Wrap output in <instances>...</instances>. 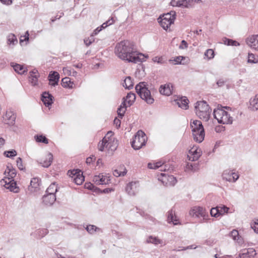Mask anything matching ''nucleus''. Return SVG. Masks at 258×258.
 I'll list each match as a JSON object with an SVG mask.
<instances>
[{"label":"nucleus","instance_id":"nucleus-46","mask_svg":"<svg viewBox=\"0 0 258 258\" xmlns=\"http://www.w3.org/2000/svg\"><path fill=\"white\" fill-rule=\"evenodd\" d=\"M155 164L156 169L161 167V171H166L169 170V168H167V166L166 165H165L164 166H162L163 163L162 161L157 162Z\"/></svg>","mask_w":258,"mask_h":258},{"label":"nucleus","instance_id":"nucleus-52","mask_svg":"<svg viewBox=\"0 0 258 258\" xmlns=\"http://www.w3.org/2000/svg\"><path fill=\"white\" fill-rule=\"evenodd\" d=\"M16 162H17V165L18 167L19 168V169L21 170H23L24 169V168L23 165V162H22V158L20 157L18 158L17 159Z\"/></svg>","mask_w":258,"mask_h":258},{"label":"nucleus","instance_id":"nucleus-62","mask_svg":"<svg viewBox=\"0 0 258 258\" xmlns=\"http://www.w3.org/2000/svg\"><path fill=\"white\" fill-rule=\"evenodd\" d=\"M102 193H104V194H107V193H109L110 192H111V191L113 190V189L112 188H105L103 190H99Z\"/></svg>","mask_w":258,"mask_h":258},{"label":"nucleus","instance_id":"nucleus-64","mask_svg":"<svg viewBox=\"0 0 258 258\" xmlns=\"http://www.w3.org/2000/svg\"><path fill=\"white\" fill-rule=\"evenodd\" d=\"M114 122L117 126H120V120L119 119H117V118H115L114 120Z\"/></svg>","mask_w":258,"mask_h":258},{"label":"nucleus","instance_id":"nucleus-45","mask_svg":"<svg viewBox=\"0 0 258 258\" xmlns=\"http://www.w3.org/2000/svg\"><path fill=\"white\" fill-rule=\"evenodd\" d=\"M183 58L184 57L182 56H178L174 59H170L169 62L175 64H181V61Z\"/></svg>","mask_w":258,"mask_h":258},{"label":"nucleus","instance_id":"nucleus-33","mask_svg":"<svg viewBox=\"0 0 258 258\" xmlns=\"http://www.w3.org/2000/svg\"><path fill=\"white\" fill-rule=\"evenodd\" d=\"M61 85L64 88H72L73 83L71 82L69 77H65L61 80Z\"/></svg>","mask_w":258,"mask_h":258},{"label":"nucleus","instance_id":"nucleus-51","mask_svg":"<svg viewBox=\"0 0 258 258\" xmlns=\"http://www.w3.org/2000/svg\"><path fill=\"white\" fill-rule=\"evenodd\" d=\"M230 236L234 240L238 239L239 233L236 230H233L230 233Z\"/></svg>","mask_w":258,"mask_h":258},{"label":"nucleus","instance_id":"nucleus-2","mask_svg":"<svg viewBox=\"0 0 258 258\" xmlns=\"http://www.w3.org/2000/svg\"><path fill=\"white\" fill-rule=\"evenodd\" d=\"M7 174L8 176L5 177L0 181V184L9 189L10 191L14 193L19 192V188L17 185L16 181L14 179L17 175L16 170L12 166H7V169L4 172V174Z\"/></svg>","mask_w":258,"mask_h":258},{"label":"nucleus","instance_id":"nucleus-12","mask_svg":"<svg viewBox=\"0 0 258 258\" xmlns=\"http://www.w3.org/2000/svg\"><path fill=\"white\" fill-rule=\"evenodd\" d=\"M228 210L229 208L226 206L223 205L217 206L215 208H212L211 209L210 214L212 217H218L219 216L227 213Z\"/></svg>","mask_w":258,"mask_h":258},{"label":"nucleus","instance_id":"nucleus-50","mask_svg":"<svg viewBox=\"0 0 258 258\" xmlns=\"http://www.w3.org/2000/svg\"><path fill=\"white\" fill-rule=\"evenodd\" d=\"M180 7L187 8L191 5L190 0H180Z\"/></svg>","mask_w":258,"mask_h":258},{"label":"nucleus","instance_id":"nucleus-20","mask_svg":"<svg viewBox=\"0 0 258 258\" xmlns=\"http://www.w3.org/2000/svg\"><path fill=\"white\" fill-rule=\"evenodd\" d=\"M172 85L170 83L161 85L159 88V92L161 94L169 96L172 94Z\"/></svg>","mask_w":258,"mask_h":258},{"label":"nucleus","instance_id":"nucleus-14","mask_svg":"<svg viewBox=\"0 0 258 258\" xmlns=\"http://www.w3.org/2000/svg\"><path fill=\"white\" fill-rule=\"evenodd\" d=\"M139 186V181H132L127 184L125 189L128 195L134 196L136 192L138 191Z\"/></svg>","mask_w":258,"mask_h":258},{"label":"nucleus","instance_id":"nucleus-11","mask_svg":"<svg viewBox=\"0 0 258 258\" xmlns=\"http://www.w3.org/2000/svg\"><path fill=\"white\" fill-rule=\"evenodd\" d=\"M68 174L73 178L74 182L77 185L82 184L85 180L83 173L80 170L74 169L69 171Z\"/></svg>","mask_w":258,"mask_h":258},{"label":"nucleus","instance_id":"nucleus-13","mask_svg":"<svg viewBox=\"0 0 258 258\" xmlns=\"http://www.w3.org/2000/svg\"><path fill=\"white\" fill-rule=\"evenodd\" d=\"M189 153L190 155V156L189 155L188 156L189 157V160L191 161H197L202 155V152L201 149L197 147L194 146L189 150Z\"/></svg>","mask_w":258,"mask_h":258},{"label":"nucleus","instance_id":"nucleus-55","mask_svg":"<svg viewBox=\"0 0 258 258\" xmlns=\"http://www.w3.org/2000/svg\"><path fill=\"white\" fill-rule=\"evenodd\" d=\"M100 184H106L108 182V178L103 176L102 174H101V178H100Z\"/></svg>","mask_w":258,"mask_h":258},{"label":"nucleus","instance_id":"nucleus-5","mask_svg":"<svg viewBox=\"0 0 258 258\" xmlns=\"http://www.w3.org/2000/svg\"><path fill=\"white\" fill-rule=\"evenodd\" d=\"M147 86V83L145 82H140L136 86L135 89L141 99L146 101L147 103L152 104L154 102V99L152 96Z\"/></svg>","mask_w":258,"mask_h":258},{"label":"nucleus","instance_id":"nucleus-36","mask_svg":"<svg viewBox=\"0 0 258 258\" xmlns=\"http://www.w3.org/2000/svg\"><path fill=\"white\" fill-rule=\"evenodd\" d=\"M57 191V186L55 183H51L46 190L48 194H54Z\"/></svg>","mask_w":258,"mask_h":258},{"label":"nucleus","instance_id":"nucleus-34","mask_svg":"<svg viewBox=\"0 0 258 258\" xmlns=\"http://www.w3.org/2000/svg\"><path fill=\"white\" fill-rule=\"evenodd\" d=\"M123 86L125 88L128 90L132 89L133 87V83L132 80V78L131 77H127L124 80V83H123Z\"/></svg>","mask_w":258,"mask_h":258},{"label":"nucleus","instance_id":"nucleus-31","mask_svg":"<svg viewBox=\"0 0 258 258\" xmlns=\"http://www.w3.org/2000/svg\"><path fill=\"white\" fill-rule=\"evenodd\" d=\"M249 102L250 108L253 110H257L258 109V94L254 98H251Z\"/></svg>","mask_w":258,"mask_h":258},{"label":"nucleus","instance_id":"nucleus-43","mask_svg":"<svg viewBox=\"0 0 258 258\" xmlns=\"http://www.w3.org/2000/svg\"><path fill=\"white\" fill-rule=\"evenodd\" d=\"M48 232L47 229H38L36 231V234L38 235V238H41L46 235Z\"/></svg>","mask_w":258,"mask_h":258},{"label":"nucleus","instance_id":"nucleus-28","mask_svg":"<svg viewBox=\"0 0 258 258\" xmlns=\"http://www.w3.org/2000/svg\"><path fill=\"white\" fill-rule=\"evenodd\" d=\"M30 81L33 86L37 85L38 83V75L37 71L34 70L30 72Z\"/></svg>","mask_w":258,"mask_h":258},{"label":"nucleus","instance_id":"nucleus-10","mask_svg":"<svg viewBox=\"0 0 258 258\" xmlns=\"http://www.w3.org/2000/svg\"><path fill=\"white\" fill-rule=\"evenodd\" d=\"M158 180L166 186H174L177 182L176 178L173 175H168L163 173L159 176Z\"/></svg>","mask_w":258,"mask_h":258},{"label":"nucleus","instance_id":"nucleus-59","mask_svg":"<svg viewBox=\"0 0 258 258\" xmlns=\"http://www.w3.org/2000/svg\"><path fill=\"white\" fill-rule=\"evenodd\" d=\"M232 176V178H231V182H235L239 178V175L235 173V172H233V174Z\"/></svg>","mask_w":258,"mask_h":258},{"label":"nucleus","instance_id":"nucleus-26","mask_svg":"<svg viewBox=\"0 0 258 258\" xmlns=\"http://www.w3.org/2000/svg\"><path fill=\"white\" fill-rule=\"evenodd\" d=\"M123 99L125 103L127 102L128 106H131L136 100V95L134 93L130 92L127 94L126 98H123Z\"/></svg>","mask_w":258,"mask_h":258},{"label":"nucleus","instance_id":"nucleus-49","mask_svg":"<svg viewBox=\"0 0 258 258\" xmlns=\"http://www.w3.org/2000/svg\"><path fill=\"white\" fill-rule=\"evenodd\" d=\"M85 187L86 188H87V189H89L90 190H93L94 191L100 190L99 188L95 187L93 184H92L90 182L85 183Z\"/></svg>","mask_w":258,"mask_h":258},{"label":"nucleus","instance_id":"nucleus-29","mask_svg":"<svg viewBox=\"0 0 258 258\" xmlns=\"http://www.w3.org/2000/svg\"><path fill=\"white\" fill-rule=\"evenodd\" d=\"M126 105L125 101H123L121 105L117 108V114L120 118H122L126 109Z\"/></svg>","mask_w":258,"mask_h":258},{"label":"nucleus","instance_id":"nucleus-6","mask_svg":"<svg viewBox=\"0 0 258 258\" xmlns=\"http://www.w3.org/2000/svg\"><path fill=\"white\" fill-rule=\"evenodd\" d=\"M112 132H109L107 135L102 139L101 142L98 143V149L100 151H103L104 148H107L109 150L114 151L116 149L117 147V141H114V138L112 137H108L107 139L106 136L111 134L112 135Z\"/></svg>","mask_w":258,"mask_h":258},{"label":"nucleus","instance_id":"nucleus-16","mask_svg":"<svg viewBox=\"0 0 258 258\" xmlns=\"http://www.w3.org/2000/svg\"><path fill=\"white\" fill-rule=\"evenodd\" d=\"M256 254L255 250L252 248L243 249L237 258H253Z\"/></svg>","mask_w":258,"mask_h":258},{"label":"nucleus","instance_id":"nucleus-19","mask_svg":"<svg viewBox=\"0 0 258 258\" xmlns=\"http://www.w3.org/2000/svg\"><path fill=\"white\" fill-rule=\"evenodd\" d=\"M49 84L52 86H55L58 84L59 79V74L55 71L51 72L48 76Z\"/></svg>","mask_w":258,"mask_h":258},{"label":"nucleus","instance_id":"nucleus-18","mask_svg":"<svg viewBox=\"0 0 258 258\" xmlns=\"http://www.w3.org/2000/svg\"><path fill=\"white\" fill-rule=\"evenodd\" d=\"M194 140L198 143H201L205 138V131L204 127L200 130L192 132Z\"/></svg>","mask_w":258,"mask_h":258},{"label":"nucleus","instance_id":"nucleus-3","mask_svg":"<svg viewBox=\"0 0 258 258\" xmlns=\"http://www.w3.org/2000/svg\"><path fill=\"white\" fill-rule=\"evenodd\" d=\"M224 108L228 109L230 107L228 106L223 107L221 105L218 104L213 111L214 118L217 120L219 123L232 124L233 122L232 117Z\"/></svg>","mask_w":258,"mask_h":258},{"label":"nucleus","instance_id":"nucleus-58","mask_svg":"<svg viewBox=\"0 0 258 258\" xmlns=\"http://www.w3.org/2000/svg\"><path fill=\"white\" fill-rule=\"evenodd\" d=\"M180 0H178V1H176V0H172L170 4H171V5L173 7H180Z\"/></svg>","mask_w":258,"mask_h":258},{"label":"nucleus","instance_id":"nucleus-41","mask_svg":"<svg viewBox=\"0 0 258 258\" xmlns=\"http://www.w3.org/2000/svg\"><path fill=\"white\" fill-rule=\"evenodd\" d=\"M147 243H152L155 244L161 243V240L156 237L150 236L147 239Z\"/></svg>","mask_w":258,"mask_h":258},{"label":"nucleus","instance_id":"nucleus-25","mask_svg":"<svg viewBox=\"0 0 258 258\" xmlns=\"http://www.w3.org/2000/svg\"><path fill=\"white\" fill-rule=\"evenodd\" d=\"M176 103L179 107L183 109H187L188 108V100L185 96L177 100Z\"/></svg>","mask_w":258,"mask_h":258},{"label":"nucleus","instance_id":"nucleus-30","mask_svg":"<svg viewBox=\"0 0 258 258\" xmlns=\"http://www.w3.org/2000/svg\"><path fill=\"white\" fill-rule=\"evenodd\" d=\"M190 126L192 132H194V130H200L202 129V127H204L202 122L198 120H194L193 122L191 123Z\"/></svg>","mask_w":258,"mask_h":258},{"label":"nucleus","instance_id":"nucleus-27","mask_svg":"<svg viewBox=\"0 0 258 258\" xmlns=\"http://www.w3.org/2000/svg\"><path fill=\"white\" fill-rule=\"evenodd\" d=\"M11 65L15 71L19 74H24L26 72V69L22 65L14 62H12Z\"/></svg>","mask_w":258,"mask_h":258},{"label":"nucleus","instance_id":"nucleus-24","mask_svg":"<svg viewBox=\"0 0 258 258\" xmlns=\"http://www.w3.org/2000/svg\"><path fill=\"white\" fill-rule=\"evenodd\" d=\"M53 160V155L51 153H48L45 158L40 160V164L44 167H48L51 164Z\"/></svg>","mask_w":258,"mask_h":258},{"label":"nucleus","instance_id":"nucleus-56","mask_svg":"<svg viewBox=\"0 0 258 258\" xmlns=\"http://www.w3.org/2000/svg\"><path fill=\"white\" fill-rule=\"evenodd\" d=\"M101 174L93 177V180L96 184H100Z\"/></svg>","mask_w":258,"mask_h":258},{"label":"nucleus","instance_id":"nucleus-57","mask_svg":"<svg viewBox=\"0 0 258 258\" xmlns=\"http://www.w3.org/2000/svg\"><path fill=\"white\" fill-rule=\"evenodd\" d=\"M187 47H188L187 43L186 42V41H185L184 40H183L181 41V44L179 45V48L180 49H183L187 48Z\"/></svg>","mask_w":258,"mask_h":258},{"label":"nucleus","instance_id":"nucleus-35","mask_svg":"<svg viewBox=\"0 0 258 258\" xmlns=\"http://www.w3.org/2000/svg\"><path fill=\"white\" fill-rule=\"evenodd\" d=\"M6 117L8 118L9 121L7 123L10 125H13L16 120V116L12 112H7Z\"/></svg>","mask_w":258,"mask_h":258},{"label":"nucleus","instance_id":"nucleus-42","mask_svg":"<svg viewBox=\"0 0 258 258\" xmlns=\"http://www.w3.org/2000/svg\"><path fill=\"white\" fill-rule=\"evenodd\" d=\"M4 155L7 157L12 158L17 155V152L15 150L12 149L9 151H5Z\"/></svg>","mask_w":258,"mask_h":258},{"label":"nucleus","instance_id":"nucleus-23","mask_svg":"<svg viewBox=\"0 0 258 258\" xmlns=\"http://www.w3.org/2000/svg\"><path fill=\"white\" fill-rule=\"evenodd\" d=\"M43 203L46 205H52L56 201V196L54 194H46L42 198Z\"/></svg>","mask_w":258,"mask_h":258},{"label":"nucleus","instance_id":"nucleus-17","mask_svg":"<svg viewBox=\"0 0 258 258\" xmlns=\"http://www.w3.org/2000/svg\"><path fill=\"white\" fill-rule=\"evenodd\" d=\"M40 179L37 177L33 178L30 181V185L28 186V190L31 192L37 191L39 189Z\"/></svg>","mask_w":258,"mask_h":258},{"label":"nucleus","instance_id":"nucleus-44","mask_svg":"<svg viewBox=\"0 0 258 258\" xmlns=\"http://www.w3.org/2000/svg\"><path fill=\"white\" fill-rule=\"evenodd\" d=\"M247 62L248 63H255L258 62V57L255 58L252 53H248Z\"/></svg>","mask_w":258,"mask_h":258},{"label":"nucleus","instance_id":"nucleus-4","mask_svg":"<svg viewBox=\"0 0 258 258\" xmlns=\"http://www.w3.org/2000/svg\"><path fill=\"white\" fill-rule=\"evenodd\" d=\"M195 109L197 115L200 119L205 121L209 120L212 109L205 101L197 102Z\"/></svg>","mask_w":258,"mask_h":258},{"label":"nucleus","instance_id":"nucleus-38","mask_svg":"<svg viewBox=\"0 0 258 258\" xmlns=\"http://www.w3.org/2000/svg\"><path fill=\"white\" fill-rule=\"evenodd\" d=\"M223 43L224 44L228 46H239L240 45L239 43L236 40L226 38L223 39Z\"/></svg>","mask_w":258,"mask_h":258},{"label":"nucleus","instance_id":"nucleus-22","mask_svg":"<svg viewBox=\"0 0 258 258\" xmlns=\"http://www.w3.org/2000/svg\"><path fill=\"white\" fill-rule=\"evenodd\" d=\"M167 221L169 223H172L174 225L179 224V219L175 214V212L171 209L168 212Z\"/></svg>","mask_w":258,"mask_h":258},{"label":"nucleus","instance_id":"nucleus-47","mask_svg":"<svg viewBox=\"0 0 258 258\" xmlns=\"http://www.w3.org/2000/svg\"><path fill=\"white\" fill-rule=\"evenodd\" d=\"M97 229L98 228L96 226L93 225H88L86 228V230L90 234L94 233Z\"/></svg>","mask_w":258,"mask_h":258},{"label":"nucleus","instance_id":"nucleus-54","mask_svg":"<svg viewBox=\"0 0 258 258\" xmlns=\"http://www.w3.org/2000/svg\"><path fill=\"white\" fill-rule=\"evenodd\" d=\"M226 82V80H224V79L221 78V79H219L217 81L216 84L219 87H221L224 85V84Z\"/></svg>","mask_w":258,"mask_h":258},{"label":"nucleus","instance_id":"nucleus-60","mask_svg":"<svg viewBox=\"0 0 258 258\" xmlns=\"http://www.w3.org/2000/svg\"><path fill=\"white\" fill-rule=\"evenodd\" d=\"M251 227L256 233H258V222H254Z\"/></svg>","mask_w":258,"mask_h":258},{"label":"nucleus","instance_id":"nucleus-39","mask_svg":"<svg viewBox=\"0 0 258 258\" xmlns=\"http://www.w3.org/2000/svg\"><path fill=\"white\" fill-rule=\"evenodd\" d=\"M7 41L8 44L9 45L11 44L14 45L18 42L16 36L13 34H10L8 35Z\"/></svg>","mask_w":258,"mask_h":258},{"label":"nucleus","instance_id":"nucleus-7","mask_svg":"<svg viewBox=\"0 0 258 258\" xmlns=\"http://www.w3.org/2000/svg\"><path fill=\"white\" fill-rule=\"evenodd\" d=\"M175 18L176 12L174 11H171L169 13L164 14L162 16H160L158 20L161 26L164 30H167L170 25L174 23Z\"/></svg>","mask_w":258,"mask_h":258},{"label":"nucleus","instance_id":"nucleus-1","mask_svg":"<svg viewBox=\"0 0 258 258\" xmlns=\"http://www.w3.org/2000/svg\"><path fill=\"white\" fill-rule=\"evenodd\" d=\"M114 53L120 59L128 62L138 63L142 62L144 58H141L144 55L139 52L135 47L133 42L123 40L116 44Z\"/></svg>","mask_w":258,"mask_h":258},{"label":"nucleus","instance_id":"nucleus-53","mask_svg":"<svg viewBox=\"0 0 258 258\" xmlns=\"http://www.w3.org/2000/svg\"><path fill=\"white\" fill-rule=\"evenodd\" d=\"M152 60L154 62H157L160 64H162L164 62L162 57L155 56L153 58Z\"/></svg>","mask_w":258,"mask_h":258},{"label":"nucleus","instance_id":"nucleus-37","mask_svg":"<svg viewBox=\"0 0 258 258\" xmlns=\"http://www.w3.org/2000/svg\"><path fill=\"white\" fill-rule=\"evenodd\" d=\"M233 174V171L229 170H225L223 174L222 177L224 179L229 182L231 181L232 176Z\"/></svg>","mask_w":258,"mask_h":258},{"label":"nucleus","instance_id":"nucleus-48","mask_svg":"<svg viewBox=\"0 0 258 258\" xmlns=\"http://www.w3.org/2000/svg\"><path fill=\"white\" fill-rule=\"evenodd\" d=\"M205 55L208 58H213L214 56V51L212 49H209L205 52Z\"/></svg>","mask_w":258,"mask_h":258},{"label":"nucleus","instance_id":"nucleus-63","mask_svg":"<svg viewBox=\"0 0 258 258\" xmlns=\"http://www.w3.org/2000/svg\"><path fill=\"white\" fill-rule=\"evenodd\" d=\"M148 167L150 169H156V166H155V163H149L148 164Z\"/></svg>","mask_w":258,"mask_h":258},{"label":"nucleus","instance_id":"nucleus-61","mask_svg":"<svg viewBox=\"0 0 258 258\" xmlns=\"http://www.w3.org/2000/svg\"><path fill=\"white\" fill-rule=\"evenodd\" d=\"M94 156L89 157L86 159V163L88 164H90L93 161L95 160Z\"/></svg>","mask_w":258,"mask_h":258},{"label":"nucleus","instance_id":"nucleus-32","mask_svg":"<svg viewBox=\"0 0 258 258\" xmlns=\"http://www.w3.org/2000/svg\"><path fill=\"white\" fill-rule=\"evenodd\" d=\"M120 169H123V170L122 171H119L118 169H115L113 171V174L114 176L116 177H119L120 176H124L127 172V170L126 168H125L124 165H122L120 166L119 168Z\"/></svg>","mask_w":258,"mask_h":258},{"label":"nucleus","instance_id":"nucleus-21","mask_svg":"<svg viewBox=\"0 0 258 258\" xmlns=\"http://www.w3.org/2000/svg\"><path fill=\"white\" fill-rule=\"evenodd\" d=\"M246 43L255 50L258 49V35L251 36L246 39Z\"/></svg>","mask_w":258,"mask_h":258},{"label":"nucleus","instance_id":"nucleus-15","mask_svg":"<svg viewBox=\"0 0 258 258\" xmlns=\"http://www.w3.org/2000/svg\"><path fill=\"white\" fill-rule=\"evenodd\" d=\"M53 97L48 92H44L41 95V100L47 107L51 105L53 102Z\"/></svg>","mask_w":258,"mask_h":258},{"label":"nucleus","instance_id":"nucleus-40","mask_svg":"<svg viewBox=\"0 0 258 258\" xmlns=\"http://www.w3.org/2000/svg\"><path fill=\"white\" fill-rule=\"evenodd\" d=\"M36 142L39 143H42L44 144H48V140L45 136L43 135H36L35 136Z\"/></svg>","mask_w":258,"mask_h":258},{"label":"nucleus","instance_id":"nucleus-9","mask_svg":"<svg viewBox=\"0 0 258 258\" xmlns=\"http://www.w3.org/2000/svg\"><path fill=\"white\" fill-rule=\"evenodd\" d=\"M189 215L200 219V222L203 223L208 219V214L206 210L201 207H194L189 211Z\"/></svg>","mask_w":258,"mask_h":258},{"label":"nucleus","instance_id":"nucleus-8","mask_svg":"<svg viewBox=\"0 0 258 258\" xmlns=\"http://www.w3.org/2000/svg\"><path fill=\"white\" fill-rule=\"evenodd\" d=\"M147 139L146 134L143 131H139L131 142L132 147L135 150H139L145 145Z\"/></svg>","mask_w":258,"mask_h":258}]
</instances>
